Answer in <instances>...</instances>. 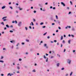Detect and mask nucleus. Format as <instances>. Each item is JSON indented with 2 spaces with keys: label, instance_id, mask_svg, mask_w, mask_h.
Returning <instances> with one entry per match:
<instances>
[{
  "label": "nucleus",
  "instance_id": "f257e3e1",
  "mask_svg": "<svg viewBox=\"0 0 76 76\" xmlns=\"http://www.w3.org/2000/svg\"><path fill=\"white\" fill-rule=\"evenodd\" d=\"M21 23H22V22H19L18 23V26H21Z\"/></svg>",
  "mask_w": 76,
  "mask_h": 76
},
{
  "label": "nucleus",
  "instance_id": "f03ea898",
  "mask_svg": "<svg viewBox=\"0 0 76 76\" xmlns=\"http://www.w3.org/2000/svg\"><path fill=\"white\" fill-rule=\"evenodd\" d=\"M67 63L69 64H70L71 63V60H70L69 59H68Z\"/></svg>",
  "mask_w": 76,
  "mask_h": 76
},
{
  "label": "nucleus",
  "instance_id": "7ed1b4c3",
  "mask_svg": "<svg viewBox=\"0 0 76 76\" xmlns=\"http://www.w3.org/2000/svg\"><path fill=\"white\" fill-rule=\"evenodd\" d=\"M44 47H46V48H48V46H47V44H45L44 45Z\"/></svg>",
  "mask_w": 76,
  "mask_h": 76
},
{
  "label": "nucleus",
  "instance_id": "20e7f679",
  "mask_svg": "<svg viewBox=\"0 0 76 76\" xmlns=\"http://www.w3.org/2000/svg\"><path fill=\"white\" fill-rule=\"evenodd\" d=\"M61 4L63 5L64 6H66V4H64L63 2H61Z\"/></svg>",
  "mask_w": 76,
  "mask_h": 76
},
{
  "label": "nucleus",
  "instance_id": "39448f33",
  "mask_svg": "<svg viewBox=\"0 0 76 76\" xmlns=\"http://www.w3.org/2000/svg\"><path fill=\"white\" fill-rule=\"evenodd\" d=\"M71 30L72 31H75V29L74 27H72Z\"/></svg>",
  "mask_w": 76,
  "mask_h": 76
},
{
  "label": "nucleus",
  "instance_id": "423d86ee",
  "mask_svg": "<svg viewBox=\"0 0 76 76\" xmlns=\"http://www.w3.org/2000/svg\"><path fill=\"white\" fill-rule=\"evenodd\" d=\"M5 8H6V6H4L2 7L1 9H5Z\"/></svg>",
  "mask_w": 76,
  "mask_h": 76
},
{
  "label": "nucleus",
  "instance_id": "0eeeda50",
  "mask_svg": "<svg viewBox=\"0 0 76 76\" xmlns=\"http://www.w3.org/2000/svg\"><path fill=\"white\" fill-rule=\"evenodd\" d=\"M31 23H30V25H32V26H34V23H33V22H31Z\"/></svg>",
  "mask_w": 76,
  "mask_h": 76
},
{
  "label": "nucleus",
  "instance_id": "6e6552de",
  "mask_svg": "<svg viewBox=\"0 0 76 76\" xmlns=\"http://www.w3.org/2000/svg\"><path fill=\"white\" fill-rule=\"evenodd\" d=\"M18 8L20 10H23V9L22 8H20V7H18Z\"/></svg>",
  "mask_w": 76,
  "mask_h": 76
},
{
  "label": "nucleus",
  "instance_id": "1a4fd4ad",
  "mask_svg": "<svg viewBox=\"0 0 76 76\" xmlns=\"http://www.w3.org/2000/svg\"><path fill=\"white\" fill-rule=\"evenodd\" d=\"M60 65V64L59 63H57V66L58 67V66H59V65Z\"/></svg>",
  "mask_w": 76,
  "mask_h": 76
},
{
  "label": "nucleus",
  "instance_id": "9d476101",
  "mask_svg": "<svg viewBox=\"0 0 76 76\" xmlns=\"http://www.w3.org/2000/svg\"><path fill=\"white\" fill-rule=\"evenodd\" d=\"M6 26L7 27V28H9V25L7 24L6 25Z\"/></svg>",
  "mask_w": 76,
  "mask_h": 76
},
{
  "label": "nucleus",
  "instance_id": "9b49d317",
  "mask_svg": "<svg viewBox=\"0 0 76 76\" xmlns=\"http://www.w3.org/2000/svg\"><path fill=\"white\" fill-rule=\"evenodd\" d=\"M9 75H10V76H12V75L10 74V73H9L8 74L7 76H9Z\"/></svg>",
  "mask_w": 76,
  "mask_h": 76
},
{
  "label": "nucleus",
  "instance_id": "f8f14e48",
  "mask_svg": "<svg viewBox=\"0 0 76 76\" xmlns=\"http://www.w3.org/2000/svg\"><path fill=\"white\" fill-rule=\"evenodd\" d=\"M39 6H40V7H42V6L41 5V4H39Z\"/></svg>",
  "mask_w": 76,
  "mask_h": 76
},
{
  "label": "nucleus",
  "instance_id": "ddd939ff",
  "mask_svg": "<svg viewBox=\"0 0 76 76\" xmlns=\"http://www.w3.org/2000/svg\"><path fill=\"white\" fill-rule=\"evenodd\" d=\"M7 18V17H4L2 18V19H5Z\"/></svg>",
  "mask_w": 76,
  "mask_h": 76
},
{
  "label": "nucleus",
  "instance_id": "4468645a",
  "mask_svg": "<svg viewBox=\"0 0 76 76\" xmlns=\"http://www.w3.org/2000/svg\"><path fill=\"white\" fill-rule=\"evenodd\" d=\"M72 73L73 72H71V73H70V76H72Z\"/></svg>",
  "mask_w": 76,
  "mask_h": 76
},
{
  "label": "nucleus",
  "instance_id": "2eb2a0df",
  "mask_svg": "<svg viewBox=\"0 0 76 76\" xmlns=\"http://www.w3.org/2000/svg\"><path fill=\"white\" fill-rule=\"evenodd\" d=\"M1 24H2L3 25H4V23L3 22H2Z\"/></svg>",
  "mask_w": 76,
  "mask_h": 76
},
{
  "label": "nucleus",
  "instance_id": "dca6fc26",
  "mask_svg": "<svg viewBox=\"0 0 76 76\" xmlns=\"http://www.w3.org/2000/svg\"><path fill=\"white\" fill-rule=\"evenodd\" d=\"M43 24H44V23L42 22L40 23V25H43Z\"/></svg>",
  "mask_w": 76,
  "mask_h": 76
},
{
  "label": "nucleus",
  "instance_id": "f3484780",
  "mask_svg": "<svg viewBox=\"0 0 76 76\" xmlns=\"http://www.w3.org/2000/svg\"><path fill=\"white\" fill-rule=\"evenodd\" d=\"M0 62H1V63H3L4 62V61H3L0 60Z\"/></svg>",
  "mask_w": 76,
  "mask_h": 76
},
{
  "label": "nucleus",
  "instance_id": "a211bd4d",
  "mask_svg": "<svg viewBox=\"0 0 76 76\" xmlns=\"http://www.w3.org/2000/svg\"><path fill=\"white\" fill-rule=\"evenodd\" d=\"M56 19H58V16L57 15H56Z\"/></svg>",
  "mask_w": 76,
  "mask_h": 76
},
{
  "label": "nucleus",
  "instance_id": "6ab92c4d",
  "mask_svg": "<svg viewBox=\"0 0 76 76\" xmlns=\"http://www.w3.org/2000/svg\"><path fill=\"white\" fill-rule=\"evenodd\" d=\"M68 43L69 44H70V40H68Z\"/></svg>",
  "mask_w": 76,
  "mask_h": 76
},
{
  "label": "nucleus",
  "instance_id": "aec40b11",
  "mask_svg": "<svg viewBox=\"0 0 76 76\" xmlns=\"http://www.w3.org/2000/svg\"><path fill=\"white\" fill-rule=\"evenodd\" d=\"M17 69H20V68L19 67V66H17Z\"/></svg>",
  "mask_w": 76,
  "mask_h": 76
},
{
  "label": "nucleus",
  "instance_id": "412c9836",
  "mask_svg": "<svg viewBox=\"0 0 76 76\" xmlns=\"http://www.w3.org/2000/svg\"><path fill=\"white\" fill-rule=\"evenodd\" d=\"M47 34V32H46L45 33V34H43V35H46V34Z\"/></svg>",
  "mask_w": 76,
  "mask_h": 76
},
{
  "label": "nucleus",
  "instance_id": "4be33fe9",
  "mask_svg": "<svg viewBox=\"0 0 76 76\" xmlns=\"http://www.w3.org/2000/svg\"><path fill=\"white\" fill-rule=\"evenodd\" d=\"M10 32L12 33V32H13V31H12V30H10Z\"/></svg>",
  "mask_w": 76,
  "mask_h": 76
},
{
  "label": "nucleus",
  "instance_id": "5701e85b",
  "mask_svg": "<svg viewBox=\"0 0 76 76\" xmlns=\"http://www.w3.org/2000/svg\"><path fill=\"white\" fill-rule=\"evenodd\" d=\"M62 39H63V36H61V40Z\"/></svg>",
  "mask_w": 76,
  "mask_h": 76
},
{
  "label": "nucleus",
  "instance_id": "b1692460",
  "mask_svg": "<svg viewBox=\"0 0 76 76\" xmlns=\"http://www.w3.org/2000/svg\"><path fill=\"white\" fill-rule=\"evenodd\" d=\"M70 3H71V5H72V1H70Z\"/></svg>",
  "mask_w": 76,
  "mask_h": 76
},
{
  "label": "nucleus",
  "instance_id": "393cba45",
  "mask_svg": "<svg viewBox=\"0 0 76 76\" xmlns=\"http://www.w3.org/2000/svg\"><path fill=\"white\" fill-rule=\"evenodd\" d=\"M25 28L26 30V31H27V30H28V28H27V27H25Z\"/></svg>",
  "mask_w": 76,
  "mask_h": 76
},
{
  "label": "nucleus",
  "instance_id": "a878e982",
  "mask_svg": "<svg viewBox=\"0 0 76 76\" xmlns=\"http://www.w3.org/2000/svg\"><path fill=\"white\" fill-rule=\"evenodd\" d=\"M55 25V23H52V25Z\"/></svg>",
  "mask_w": 76,
  "mask_h": 76
},
{
  "label": "nucleus",
  "instance_id": "bb28decb",
  "mask_svg": "<svg viewBox=\"0 0 76 76\" xmlns=\"http://www.w3.org/2000/svg\"><path fill=\"white\" fill-rule=\"evenodd\" d=\"M13 41H13V40H12V41H10V42H11V43H13Z\"/></svg>",
  "mask_w": 76,
  "mask_h": 76
},
{
  "label": "nucleus",
  "instance_id": "cd10ccee",
  "mask_svg": "<svg viewBox=\"0 0 76 76\" xmlns=\"http://www.w3.org/2000/svg\"><path fill=\"white\" fill-rule=\"evenodd\" d=\"M64 68H61L62 70H64Z\"/></svg>",
  "mask_w": 76,
  "mask_h": 76
},
{
  "label": "nucleus",
  "instance_id": "c85d7f7f",
  "mask_svg": "<svg viewBox=\"0 0 76 76\" xmlns=\"http://www.w3.org/2000/svg\"><path fill=\"white\" fill-rule=\"evenodd\" d=\"M19 61H22V59L21 58H20L19 59Z\"/></svg>",
  "mask_w": 76,
  "mask_h": 76
},
{
  "label": "nucleus",
  "instance_id": "c756f323",
  "mask_svg": "<svg viewBox=\"0 0 76 76\" xmlns=\"http://www.w3.org/2000/svg\"><path fill=\"white\" fill-rule=\"evenodd\" d=\"M54 56H52L50 58H53Z\"/></svg>",
  "mask_w": 76,
  "mask_h": 76
},
{
  "label": "nucleus",
  "instance_id": "7c9ffc66",
  "mask_svg": "<svg viewBox=\"0 0 76 76\" xmlns=\"http://www.w3.org/2000/svg\"><path fill=\"white\" fill-rule=\"evenodd\" d=\"M16 12L17 13H19V12H18V11H17V10H16Z\"/></svg>",
  "mask_w": 76,
  "mask_h": 76
},
{
  "label": "nucleus",
  "instance_id": "2f4dec72",
  "mask_svg": "<svg viewBox=\"0 0 76 76\" xmlns=\"http://www.w3.org/2000/svg\"><path fill=\"white\" fill-rule=\"evenodd\" d=\"M10 7V8H11V9H13V8L12 7Z\"/></svg>",
  "mask_w": 76,
  "mask_h": 76
},
{
  "label": "nucleus",
  "instance_id": "473e14b6",
  "mask_svg": "<svg viewBox=\"0 0 76 76\" xmlns=\"http://www.w3.org/2000/svg\"><path fill=\"white\" fill-rule=\"evenodd\" d=\"M44 58H46V57L45 55L44 56Z\"/></svg>",
  "mask_w": 76,
  "mask_h": 76
},
{
  "label": "nucleus",
  "instance_id": "72a5a7b5",
  "mask_svg": "<svg viewBox=\"0 0 76 76\" xmlns=\"http://www.w3.org/2000/svg\"><path fill=\"white\" fill-rule=\"evenodd\" d=\"M42 28H45V26H43L42 27Z\"/></svg>",
  "mask_w": 76,
  "mask_h": 76
},
{
  "label": "nucleus",
  "instance_id": "f704fd0d",
  "mask_svg": "<svg viewBox=\"0 0 76 76\" xmlns=\"http://www.w3.org/2000/svg\"><path fill=\"white\" fill-rule=\"evenodd\" d=\"M4 21H6V20H7L6 19H3Z\"/></svg>",
  "mask_w": 76,
  "mask_h": 76
},
{
  "label": "nucleus",
  "instance_id": "c9c22d12",
  "mask_svg": "<svg viewBox=\"0 0 76 76\" xmlns=\"http://www.w3.org/2000/svg\"><path fill=\"white\" fill-rule=\"evenodd\" d=\"M53 10H55V9H56V7H53Z\"/></svg>",
  "mask_w": 76,
  "mask_h": 76
},
{
  "label": "nucleus",
  "instance_id": "e433bc0d",
  "mask_svg": "<svg viewBox=\"0 0 76 76\" xmlns=\"http://www.w3.org/2000/svg\"><path fill=\"white\" fill-rule=\"evenodd\" d=\"M63 43H64H64H65V42L64 41V40L63 41Z\"/></svg>",
  "mask_w": 76,
  "mask_h": 76
},
{
  "label": "nucleus",
  "instance_id": "4c0bfd02",
  "mask_svg": "<svg viewBox=\"0 0 76 76\" xmlns=\"http://www.w3.org/2000/svg\"><path fill=\"white\" fill-rule=\"evenodd\" d=\"M12 11H10V12L9 13L10 14H12Z\"/></svg>",
  "mask_w": 76,
  "mask_h": 76
},
{
  "label": "nucleus",
  "instance_id": "58836bf2",
  "mask_svg": "<svg viewBox=\"0 0 76 76\" xmlns=\"http://www.w3.org/2000/svg\"><path fill=\"white\" fill-rule=\"evenodd\" d=\"M22 45H24L25 44V43H24L23 42H22Z\"/></svg>",
  "mask_w": 76,
  "mask_h": 76
},
{
  "label": "nucleus",
  "instance_id": "ea45409f",
  "mask_svg": "<svg viewBox=\"0 0 76 76\" xmlns=\"http://www.w3.org/2000/svg\"><path fill=\"white\" fill-rule=\"evenodd\" d=\"M29 28H30V29H32V27H31V26H29Z\"/></svg>",
  "mask_w": 76,
  "mask_h": 76
},
{
  "label": "nucleus",
  "instance_id": "a19ab883",
  "mask_svg": "<svg viewBox=\"0 0 76 76\" xmlns=\"http://www.w3.org/2000/svg\"><path fill=\"white\" fill-rule=\"evenodd\" d=\"M6 29H7V28H6V27H5V28H4V30H6Z\"/></svg>",
  "mask_w": 76,
  "mask_h": 76
},
{
  "label": "nucleus",
  "instance_id": "79ce46f5",
  "mask_svg": "<svg viewBox=\"0 0 76 76\" xmlns=\"http://www.w3.org/2000/svg\"><path fill=\"white\" fill-rule=\"evenodd\" d=\"M34 13H36V12H37V11H34Z\"/></svg>",
  "mask_w": 76,
  "mask_h": 76
},
{
  "label": "nucleus",
  "instance_id": "37998d69",
  "mask_svg": "<svg viewBox=\"0 0 76 76\" xmlns=\"http://www.w3.org/2000/svg\"><path fill=\"white\" fill-rule=\"evenodd\" d=\"M26 41H27V42H29V40L26 39Z\"/></svg>",
  "mask_w": 76,
  "mask_h": 76
},
{
  "label": "nucleus",
  "instance_id": "c03bdc74",
  "mask_svg": "<svg viewBox=\"0 0 76 76\" xmlns=\"http://www.w3.org/2000/svg\"><path fill=\"white\" fill-rule=\"evenodd\" d=\"M45 4L46 5H47V4H48V2H46L45 3Z\"/></svg>",
  "mask_w": 76,
  "mask_h": 76
},
{
  "label": "nucleus",
  "instance_id": "a18cd8bd",
  "mask_svg": "<svg viewBox=\"0 0 76 76\" xmlns=\"http://www.w3.org/2000/svg\"><path fill=\"white\" fill-rule=\"evenodd\" d=\"M58 28L59 29H61V27H58Z\"/></svg>",
  "mask_w": 76,
  "mask_h": 76
},
{
  "label": "nucleus",
  "instance_id": "49530a36",
  "mask_svg": "<svg viewBox=\"0 0 76 76\" xmlns=\"http://www.w3.org/2000/svg\"><path fill=\"white\" fill-rule=\"evenodd\" d=\"M33 22H35V19H33Z\"/></svg>",
  "mask_w": 76,
  "mask_h": 76
},
{
  "label": "nucleus",
  "instance_id": "de8ad7c7",
  "mask_svg": "<svg viewBox=\"0 0 76 76\" xmlns=\"http://www.w3.org/2000/svg\"><path fill=\"white\" fill-rule=\"evenodd\" d=\"M3 56H1V59H3Z\"/></svg>",
  "mask_w": 76,
  "mask_h": 76
},
{
  "label": "nucleus",
  "instance_id": "09e8293b",
  "mask_svg": "<svg viewBox=\"0 0 76 76\" xmlns=\"http://www.w3.org/2000/svg\"><path fill=\"white\" fill-rule=\"evenodd\" d=\"M56 32H58V30H56Z\"/></svg>",
  "mask_w": 76,
  "mask_h": 76
},
{
  "label": "nucleus",
  "instance_id": "8fccbe9b",
  "mask_svg": "<svg viewBox=\"0 0 76 76\" xmlns=\"http://www.w3.org/2000/svg\"><path fill=\"white\" fill-rule=\"evenodd\" d=\"M48 39H49L50 38V36H48L47 37Z\"/></svg>",
  "mask_w": 76,
  "mask_h": 76
},
{
  "label": "nucleus",
  "instance_id": "3c124183",
  "mask_svg": "<svg viewBox=\"0 0 76 76\" xmlns=\"http://www.w3.org/2000/svg\"><path fill=\"white\" fill-rule=\"evenodd\" d=\"M1 76H4V74H1Z\"/></svg>",
  "mask_w": 76,
  "mask_h": 76
},
{
  "label": "nucleus",
  "instance_id": "603ef678",
  "mask_svg": "<svg viewBox=\"0 0 76 76\" xmlns=\"http://www.w3.org/2000/svg\"><path fill=\"white\" fill-rule=\"evenodd\" d=\"M17 73H19L20 72H19V71H17Z\"/></svg>",
  "mask_w": 76,
  "mask_h": 76
},
{
  "label": "nucleus",
  "instance_id": "864d4df0",
  "mask_svg": "<svg viewBox=\"0 0 76 76\" xmlns=\"http://www.w3.org/2000/svg\"><path fill=\"white\" fill-rule=\"evenodd\" d=\"M54 42H57V41H56V40H54Z\"/></svg>",
  "mask_w": 76,
  "mask_h": 76
},
{
  "label": "nucleus",
  "instance_id": "5fc2aeb1",
  "mask_svg": "<svg viewBox=\"0 0 76 76\" xmlns=\"http://www.w3.org/2000/svg\"><path fill=\"white\" fill-rule=\"evenodd\" d=\"M66 51V49H64V52H65Z\"/></svg>",
  "mask_w": 76,
  "mask_h": 76
},
{
  "label": "nucleus",
  "instance_id": "6e6d98bb",
  "mask_svg": "<svg viewBox=\"0 0 76 76\" xmlns=\"http://www.w3.org/2000/svg\"><path fill=\"white\" fill-rule=\"evenodd\" d=\"M63 47V44H61V47Z\"/></svg>",
  "mask_w": 76,
  "mask_h": 76
},
{
  "label": "nucleus",
  "instance_id": "4d7b16f0",
  "mask_svg": "<svg viewBox=\"0 0 76 76\" xmlns=\"http://www.w3.org/2000/svg\"><path fill=\"white\" fill-rule=\"evenodd\" d=\"M6 50V48H3V50Z\"/></svg>",
  "mask_w": 76,
  "mask_h": 76
},
{
  "label": "nucleus",
  "instance_id": "13d9d810",
  "mask_svg": "<svg viewBox=\"0 0 76 76\" xmlns=\"http://www.w3.org/2000/svg\"><path fill=\"white\" fill-rule=\"evenodd\" d=\"M71 37H74V35H72Z\"/></svg>",
  "mask_w": 76,
  "mask_h": 76
},
{
  "label": "nucleus",
  "instance_id": "bf43d9fd",
  "mask_svg": "<svg viewBox=\"0 0 76 76\" xmlns=\"http://www.w3.org/2000/svg\"><path fill=\"white\" fill-rule=\"evenodd\" d=\"M2 34H4V31L2 32Z\"/></svg>",
  "mask_w": 76,
  "mask_h": 76
},
{
  "label": "nucleus",
  "instance_id": "052dcab7",
  "mask_svg": "<svg viewBox=\"0 0 76 76\" xmlns=\"http://www.w3.org/2000/svg\"><path fill=\"white\" fill-rule=\"evenodd\" d=\"M50 9H52L53 8V7L51 6L50 7Z\"/></svg>",
  "mask_w": 76,
  "mask_h": 76
},
{
  "label": "nucleus",
  "instance_id": "680f3d73",
  "mask_svg": "<svg viewBox=\"0 0 76 76\" xmlns=\"http://www.w3.org/2000/svg\"><path fill=\"white\" fill-rule=\"evenodd\" d=\"M71 12H69V14H71Z\"/></svg>",
  "mask_w": 76,
  "mask_h": 76
},
{
  "label": "nucleus",
  "instance_id": "e2e57ef3",
  "mask_svg": "<svg viewBox=\"0 0 76 76\" xmlns=\"http://www.w3.org/2000/svg\"><path fill=\"white\" fill-rule=\"evenodd\" d=\"M75 50H73V53H75Z\"/></svg>",
  "mask_w": 76,
  "mask_h": 76
},
{
  "label": "nucleus",
  "instance_id": "0e129e2a",
  "mask_svg": "<svg viewBox=\"0 0 76 76\" xmlns=\"http://www.w3.org/2000/svg\"><path fill=\"white\" fill-rule=\"evenodd\" d=\"M15 23H17V21L15 20Z\"/></svg>",
  "mask_w": 76,
  "mask_h": 76
},
{
  "label": "nucleus",
  "instance_id": "69168bd1",
  "mask_svg": "<svg viewBox=\"0 0 76 76\" xmlns=\"http://www.w3.org/2000/svg\"><path fill=\"white\" fill-rule=\"evenodd\" d=\"M12 23H15V21H12Z\"/></svg>",
  "mask_w": 76,
  "mask_h": 76
},
{
  "label": "nucleus",
  "instance_id": "338daca9",
  "mask_svg": "<svg viewBox=\"0 0 76 76\" xmlns=\"http://www.w3.org/2000/svg\"><path fill=\"white\" fill-rule=\"evenodd\" d=\"M11 28H13V25H11L10 26Z\"/></svg>",
  "mask_w": 76,
  "mask_h": 76
},
{
  "label": "nucleus",
  "instance_id": "774afa93",
  "mask_svg": "<svg viewBox=\"0 0 76 76\" xmlns=\"http://www.w3.org/2000/svg\"><path fill=\"white\" fill-rule=\"evenodd\" d=\"M11 2L9 3V4H11Z\"/></svg>",
  "mask_w": 76,
  "mask_h": 76
}]
</instances>
